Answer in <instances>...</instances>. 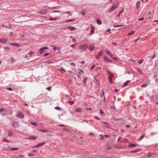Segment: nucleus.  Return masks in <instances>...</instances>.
I'll return each instance as SVG.
<instances>
[{"label":"nucleus","mask_w":158,"mask_h":158,"mask_svg":"<svg viewBox=\"0 0 158 158\" xmlns=\"http://www.w3.org/2000/svg\"><path fill=\"white\" fill-rule=\"evenodd\" d=\"M38 99L39 101L42 103L45 102L46 101L45 97L42 95L38 96Z\"/></svg>","instance_id":"obj_1"},{"label":"nucleus","mask_w":158,"mask_h":158,"mask_svg":"<svg viewBox=\"0 0 158 158\" xmlns=\"http://www.w3.org/2000/svg\"><path fill=\"white\" fill-rule=\"evenodd\" d=\"M88 47V46L87 44H83L79 46L78 48L83 51H85L87 49Z\"/></svg>","instance_id":"obj_2"},{"label":"nucleus","mask_w":158,"mask_h":158,"mask_svg":"<svg viewBox=\"0 0 158 158\" xmlns=\"http://www.w3.org/2000/svg\"><path fill=\"white\" fill-rule=\"evenodd\" d=\"M104 61L107 63H112V61L109 59L108 57L105 56H104L103 58Z\"/></svg>","instance_id":"obj_3"},{"label":"nucleus","mask_w":158,"mask_h":158,"mask_svg":"<svg viewBox=\"0 0 158 158\" xmlns=\"http://www.w3.org/2000/svg\"><path fill=\"white\" fill-rule=\"evenodd\" d=\"M103 54V51L101 50L97 55L96 56V58L97 59H100L101 56H102Z\"/></svg>","instance_id":"obj_4"},{"label":"nucleus","mask_w":158,"mask_h":158,"mask_svg":"<svg viewBox=\"0 0 158 158\" xmlns=\"http://www.w3.org/2000/svg\"><path fill=\"white\" fill-rule=\"evenodd\" d=\"M12 125L13 127H14V128H16L18 127L19 126V123L16 122H13L12 123Z\"/></svg>","instance_id":"obj_5"},{"label":"nucleus","mask_w":158,"mask_h":158,"mask_svg":"<svg viewBox=\"0 0 158 158\" xmlns=\"http://www.w3.org/2000/svg\"><path fill=\"white\" fill-rule=\"evenodd\" d=\"M45 143L44 142H43L41 143H38V144L35 145L34 146L35 148H38L41 147L44 145L45 144Z\"/></svg>","instance_id":"obj_6"},{"label":"nucleus","mask_w":158,"mask_h":158,"mask_svg":"<svg viewBox=\"0 0 158 158\" xmlns=\"http://www.w3.org/2000/svg\"><path fill=\"white\" fill-rule=\"evenodd\" d=\"M94 45L93 44H91L89 46V50L91 52L95 48Z\"/></svg>","instance_id":"obj_7"},{"label":"nucleus","mask_w":158,"mask_h":158,"mask_svg":"<svg viewBox=\"0 0 158 158\" xmlns=\"http://www.w3.org/2000/svg\"><path fill=\"white\" fill-rule=\"evenodd\" d=\"M118 6L116 5H114L113 6L110 8V10L112 12L114 11L115 9L117 8Z\"/></svg>","instance_id":"obj_8"},{"label":"nucleus","mask_w":158,"mask_h":158,"mask_svg":"<svg viewBox=\"0 0 158 158\" xmlns=\"http://www.w3.org/2000/svg\"><path fill=\"white\" fill-rule=\"evenodd\" d=\"M106 52L107 54L110 56L111 57H112L113 56V55L112 53L109 50H107L106 51Z\"/></svg>","instance_id":"obj_9"},{"label":"nucleus","mask_w":158,"mask_h":158,"mask_svg":"<svg viewBox=\"0 0 158 158\" xmlns=\"http://www.w3.org/2000/svg\"><path fill=\"white\" fill-rule=\"evenodd\" d=\"M67 29L70 30L71 31H74L77 29L75 27L71 26H69L67 27Z\"/></svg>","instance_id":"obj_10"},{"label":"nucleus","mask_w":158,"mask_h":158,"mask_svg":"<svg viewBox=\"0 0 158 158\" xmlns=\"http://www.w3.org/2000/svg\"><path fill=\"white\" fill-rule=\"evenodd\" d=\"M16 116L17 117L20 118H23L24 117V115L21 113H19L18 114H16Z\"/></svg>","instance_id":"obj_11"},{"label":"nucleus","mask_w":158,"mask_h":158,"mask_svg":"<svg viewBox=\"0 0 158 158\" xmlns=\"http://www.w3.org/2000/svg\"><path fill=\"white\" fill-rule=\"evenodd\" d=\"M75 111L79 113H81L82 111V109L81 108L77 107V108L75 110Z\"/></svg>","instance_id":"obj_12"},{"label":"nucleus","mask_w":158,"mask_h":158,"mask_svg":"<svg viewBox=\"0 0 158 158\" xmlns=\"http://www.w3.org/2000/svg\"><path fill=\"white\" fill-rule=\"evenodd\" d=\"M26 139H27L33 140H34L35 139H36L37 138L34 136H30L28 137L27 138H26Z\"/></svg>","instance_id":"obj_13"},{"label":"nucleus","mask_w":158,"mask_h":158,"mask_svg":"<svg viewBox=\"0 0 158 158\" xmlns=\"http://www.w3.org/2000/svg\"><path fill=\"white\" fill-rule=\"evenodd\" d=\"M7 40L6 39H3L2 38H0V43L3 44H6L7 42Z\"/></svg>","instance_id":"obj_14"},{"label":"nucleus","mask_w":158,"mask_h":158,"mask_svg":"<svg viewBox=\"0 0 158 158\" xmlns=\"http://www.w3.org/2000/svg\"><path fill=\"white\" fill-rule=\"evenodd\" d=\"M10 45L11 46H15L16 47H20V45L18 43H12L10 44Z\"/></svg>","instance_id":"obj_15"},{"label":"nucleus","mask_w":158,"mask_h":158,"mask_svg":"<svg viewBox=\"0 0 158 158\" xmlns=\"http://www.w3.org/2000/svg\"><path fill=\"white\" fill-rule=\"evenodd\" d=\"M38 131L42 132L47 133L48 132V131L47 130H43L42 129H39Z\"/></svg>","instance_id":"obj_16"},{"label":"nucleus","mask_w":158,"mask_h":158,"mask_svg":"<svg viewBox=\"0 0 158 158\" xmlns=\"http://www.w3.org/2000/svg\"><path fill=\"white\" fill-rule=\"evenodd\" d=\"M94 27H93L92 26L91 30L90 31V35H92L94 33Z\"/></svg>","instance_id":"obj_17"},{"label":"nucleus","mask_w":158,"mask_h":158,"mask_svg":"<svg viewBox=\"0 0 158 158\" xmlns=\"http://www.w3.org/2000/svg\"><path fill=\"white\" fill-rule=\"evenodd\" d=\"M140 149H136L134 151H132L130 152L131 154L134 153L136 152H138L140 151Z\"/></svg>","instance_id":"obj_18"},{"label":"nucleus","mask_w":158,"mask_h":158,"mask_svg":"<svg viewBox=\"0 0 158 158\" xmlns=\"http://www.w3.org/2000/svg\"><path fill=\"white\" fill-rule=\"evenodd\" d=\"M47 10H43L41 11H40V14H45L47 13Z\"/></svg>","instance_id":"obj_19"},{"label":"nucleus","mask_w":158,"mask_h":158,"mask_svg":"<svg viewBox=\"0 0 158 158\" xmlns=\"http://www.w3.org/2000/svg\"><path fill=\"white\" fill-rule=\"evenodd\" d=\"M97 23L99 25H100L102 24V22L101 20L99 19H97L96 20Z\"/></svg>","instance_id":"obj_20"},{"label":"nucleus","mask_w":158,"mask_h":158,"mask_svg":"<svg viewBox=\"0 0 158 158\" xmlns=\"http://www.w3.org/2000/svg\"><path fill=\"white\" fill-rule=\"evenodd\" d=\"M128 84V80L126 81L123 85V87H124L127 86Z\"/></svg>","instance_id":"obj_21"},{"label":"nucleus","mask_w":158,"mask_h":158,"mask_svg":"<svg viewBox=\"0 0 158 158\" xmlns=\"http://www.w3.org/2000/svg\"><path fill=\"white\" fill-rule=\"evenodd\" d=\"M13 134V132L12 131H10L8 132V136L9 137H11Z\"/></svg>","instance_id":"obj_22"},{"label":"nucleus","mask_w":158,"mask_h":158,"mask_svg":"<svg viewBox=\"0 0 158 158\" xmlns=\"http://www.w3.org/2000/svg\"><path fill=\"white\" fill-rule=\"evenodd\" d=\"M19 149V148H10V150L11 151H16L18 150Z\"/></svg>","instance_id":"obj_23"},{"label":"nucleus","mask_w":158,"mask_h":158,"mask_svg":"<svg viewBox=\"0 0 158 158\" xmlns=\"http://www.w3.org/2000/svg\"><path fill=\"white\" fill-rule=\"evenodd\" d=\"M114 76V74L112 73H110V75L109 76V79H110L111 78L112 79V77Z\"/></svg>","instance_id":"obj_24"},{"label":"nucleus","mask_w":158,"mask_h":158,"mask_svg":"<svg viewBox=\"0 0 158 158\" xmlns=\"http://www.w3.org/2000/svg\"><path fill=\"white\" fill-rule=\"evenodd\" d=\"M55 109L57 110H59V111H61L62 110V109L60 108V107L58 106H56L55 107Z\"/></svg>","instance_id":"obj_25"},{"label":"nucleus","mask_w":158,"mask_h":158,"mask_svg":"<svg viewBox=\"0 0 158 158\" xmlns=\"http://www.w3.org/2000/svg\"><path fill=\"white\" fill-rule=\"evenodd\" d=\"M30 123L34 126H37V124L36 122H30Z\"/></svg>","instance_id":"obj_26"},{"label":"nucleus","mask_w":158,"mask_h":158,"mask_svg":"<svg viewBox=\"0 0 158 158\" xmlns=\"http://www.w3.org/2000/svg\"><path fill=\"white\" fill-rule=\"evenodd\" d=\"M57 19V18H49V20L50 21H54Z\"/></svg>","instance_id":"obj_27"},{"label":"nucleus","mask_w":158,"mask_h":158,"mask_svg":"<svg viewBox=\"0 0 158 158\" xmlns=\"http://www.w3.org/2000/svg\"><path fill=\"white\" fill-rule=\"evenodd\" d=\"M75 20V19H72L67 20H66L65 21V22H72V21H74Z\"/></svg>","instance_id":"obj_28"},{"label":"nucleus","mask_w":158,"mask_h":158,"mask_svg":"<svg viewBox=\"0 0 158 158\" xmlns=\"http://www.w3.org/2000/svg\"><path fill=\"white\" fill-rule=\"evenodd\" d=\"M68 103H69L70 105H72L74 103V102L73 101H69Z\"/></svg>","instance_id":"obj_29"},{"label":"nucleus","mask_w":158,"mask_h":158,"mask_svg":"<svg viewBox=\"0 0 158 158\" xmlns=\"http://www.w3.org/2000/svg\"><path fill=\"white\" fill-rule=\"evenodd\" d=\"M99 114H100L101 115H103L104 114V112L103 110H100V112Z\"/></svg>","instance_id":"obj_30"},{"label":"nucleus","mask_w":158,"mask_h":158,"mask_svg":"<svg viewBox=\"0 0 158 158\" xmlns=\"http://www.w3.org/2000/svg\"><path fill=\"white\" fill-rule=\"evenodd\" d=\"M147 13V12H145L144 13V15H146L147 17H148V15H150L151 14V12H148V15H146V14Z\"/></svg>","instance_id":"obj_31"},{"label":"nucleus","mask_w":158,"mask_h":158,"mask_svg":"<svg viewBox=\"0 0 158 158\" xmlns=\"http://www.w3.org/2000/svg\"><path fill=\"white\" fill-rule=\"evenodd\" d=\"M105 127H106V128H110V127L109 125L107 123L106 124V125H104Z\"/></svg>","instance_id":"obj_32"},{"label":"nucleus","mask_w":158,"mask_h":158,"mask_svg":"<svg viewBox=\"0 0 158 158\" xmlns=\"http://www.w3.org/2000/svg\"><path fill=\"white\" fill-rule=\"evenodd\" d=\"M69 64L70 65L74 67L76 66V64L74 62H71Z\"/></svg>","instance_id":"obj_33"},{"label":"nucleus","mask_w":158,"mask_h":158,"mask_svg":"<svg viewBox=\"0 0 158 158\" xmlns=\"http://www.w3.org/2000/svg\"><path fill=\"white\" fill-rule=\"evenodd\" d=\"M3 142H6L7 143H9L10 141L9 140H7L6 139H5L2 140Z\"/></svg>","instance_id":"obj_34"},{"label":"nucleus","mask_w":158,"mask_h":158,"mask_svg":"<svg viewBox=\"0 0 158 158\" xmlns=\"http://www.w3.org/2000/svg\"><path fill=\"white\" fill-rule=\"evenodd\" d=\"M137 71L140 73L142 74V70L140 69H137Z\"/></svg>","instance_id":"obj_35"},{"label":"nucleus","mask_w":158,"mask_h":158,"mask_svg":"<svg viewBox=\"0 0 158 158\" xmlns=\"http://www.w3.org/2000/svg\"><path fill=\"white\" fill-rule=\"evenodd\" d=\"M48 49V47H45V46L43 47H42V48H41V50H44V49Z\"/></svg>","instance_id":"obj_36"},{"label":"nucleus","mask_w":158,"mask_h":158,"mask_svg":"<svg viewBox=\"0 0 158 158\" xmlns=\"http://www.w3.org/2000/svg\"><path fill=\"white\" fill-rule=\"evenodd\" d=\"M137 146L136 144H130V145H129V147H135Z\"/></svg>","instance_id":"obj_37"},{"label":"nucleus","mask_w":158,"mask_h":158,"mask_svg":"<svg viewBox=\"0 0 158 158\" xmlns=\"http://www.w3.org/2000/svg\"><path fill=\"white\" fill-rule=\"evenodd\" d=\"M40 54H42L43 52L44 51V50H41V48L40 50Z\"/></svg>","instance_id":"obj_38"},{"label":"nucleus","mask_w":158,"mask_h":158,"mask_svg":"<svg viewBox=\"0 0 158 158\" xmlns=\"http://www.w3.org/2000/svg\"><path fill=\"white\" fill-rule=\"evenodd\" d=\"M78 73L79 74H77V77L80 78H81V73L80 72H78Z\"/></svg>","instance_id":"obj_39"},{"label":"nucleus","mask_w":158,"mask_h":158,"mask_svg":"<svg viewBox=\"0 0 158 158\" xmlns=\"http://www.w3.org/2000/svg\"><path fill=\"white\" fill-rule=\"evenodd\" d=\"M35 155L33 154L31 152L30 153H29L28 154V156H34Z\"/></svg>","instance_id":"obj_40"},{"label":"nucleus","mask_w":158,"mask_h":158,"mask_svg":"<svg viewBox=\"0 0 158 158\" xmlns=\"http://www.w3.org/2000/svg\"><path fill=\"white\" fill-rule=\"evenodd\" d=\"M122 26L123 25H114V27H119Z\"/></svg>","instance_id":"obj_41"},{"label":"nucleus","mask_w":158,"mask_h":158,"mask_svg":"<svg viewBox=\"0 0 158 158\" xmlns=\"http://www.w3.org/2000/svg\"><path fill=\"white\" fill-rule=\"evenodd\" d=\"M87 78H85L84 79L83 83L85 85L86 84V81H87Z\"/></svg>","instance_id":"obj_42"},{"label":"nucleus","mask_w":158,"mask_h":158,"mask_svg":"<svg viewBox=\"0 0 158 158\" xmlns=\"http://www.w3.org/2000/svg\"><path fill=\"white\" fill-rule=\"evenodd\" d=\"M52 87L51 86L48 87L46 88L47 89L48 91H50Z\"/></svg>","instance_id":"obj_43"},{"label":"nucleus","mask_w":158,"mask_h":158,"mask_svg":"<svg viewBox=\"0 0 158 158\" xmlns=\"http://www.w3.org/2000/svg\"><path fill=\"white\" fill-rule=\"evenodd\" d=\"M52 47L53 48V49L54 50H56L57 49V47L55 45H53L52 46Z\"/></svg>","instance_id":"obj_44"},{"label":"nucleus","mask_w":158,"mask_h":158,"mask_svg":"<svg viewBox=\"0 0 158 158\" xmlns=\"http://www.w3.org/2000/svg\"><path fill=\"white\" fill-rule=\"evenodd\" d=\"M57 7V6H56V7H53L49 8V9H50L51 10H53V9H55V8H56Z\"/></svg>","instance_id":"obj_45"},{"label":"nucleus","mask_w":158,"mask_h":158,"mask_svg":"<svg viewBox=\"0 0 158 158\" xmlns=\"http://www.w3.org/2000/svg\"><path fill=\"white\" fill-rule=\"evenodd\" d=\"M7 90L12 91L13 90V89L12 88H8L6 89Z\"/></svg>","instance_id":"obj_46"},{"label":"nucleus","mask_w":158,"mask_h":158,"mask_svg":"<svg viewBox=\"0 0 158 158\" xmlns=\"http://www.w3.org/2000/svg\"><path fill=\"white\" fill-rule=\"evenodd\" d=\"M81 14L83 15V16H85V14H86V12H84L83 11H81Z\"/></svg>","instance_id":"obj_47"},{"label":"nucleus","mask_w":158,"mask_h":158,"mask_svg":"<svg viewBox=\"0 0 158 158\" xmlns=\"http://www.w3.org/2000/svg\"><path fill=\"white\" fill-rule=\"evenodd\" d=\"M85 109L87 111L91 110V109L90 108H86Z\"/></svg>","instance_id":"obj_48"},{"label":"nucleus","mask_w":158,"mask_h":158,"mask_svg":"<svg viewBox=\"0 0 158 158\" xmlns=\"http://www.w3.org/2000/svg\"><path fill=\"white\" fill-rule=\"evenodd\" d=\"M135 33V31H132L131 32L129 33V35L133 34Z\"/></svg>","instance_id":"obj_49"},{"label":"nucleus","mask_w":158,"mask_h":158,"mask_svg":"<svg viewBox=\"0 0 158 158\" xmlns=\"http://www.w3.org/2000/svg\"><path fill=\"white\" fill-rule=\"evenodd\" d=\"M57 12L60 13V11H52L51 12L52 13H57Z\"/></svg>","instance_id":"obj_50"},{"label":"nucleus","mask_w":158,"mask_h":158,"mask_svg":"<svg viewBox=\"0 0 158 158\" xmlns=\"http://www.w3.org/2000/svg\"><path fill=\"white\" fill-rule=\"evenodd\" d=\"M57 126L58 127H64V125L63 124H60L58 125H57Z\"/></svg>","instance_id":"obj_51"},{"label":"nucleus","mask_w":158,"mask_h":158,"mask_svg":"<svg viewBox=\"0 0 158 158\" xmlns=\"http://www.w3.org/2000/svg\"><path fill=\"white\" fill-rule=\"evenodd\" d=\"M49 54V53L48 52V53H45L44 54V55L45 56H47Z\"/></svg>","instance_id":"obj_52"},{"label":"nucleus","mask_w":158,"mask_h":158,"mask_svg":"<svg viewBox=\"0 0 158 158\" xmlns=\"http://www.w3.org/2000/svg\"><path fill=\"white\" fill-rule=\"evenodd\" d=\"M147 86V85L146 84H144L142 85L141 87H142L143 88Z\"/></svg>","instance_id":"obj_53"},{"label":"nucleus","mask_w":158,"mask_h":158,"mask_svg":"<svg viewBox=\"0 0 158 158\" xmlns=\"http://www.w3.org/2000/svg\"><path fill=\"white\" fill-rule=\"evenodd\" d=\"M99 136L101 137H102L101 138V139H103V136L102 135V134L100 135Z\"/></svg>","instance_id":"obj_54"},{"label":"nucleus","mask_w":158,"mask_h":158,"mask_svg":"<svg viewBox=\"0 0 158 158\" xmlns=\"http://www.w3.org/2000/svg\"><path fill=\"white\" fill-rule=\"evenodd\" d=\"M94 118L97 119V120H100L99 118L97 116H94Z\"/></svg>","instance_id":"obj_55"},{"label":"nucleus","mask_w":158,"mask_h":158,"mask_svg":"<svg viewBox=\"0 0 158 158\" xmlns=\"http://www.w3.org/2000/svg\"><path fill=\"white\" fill-rule=\"evenodd\" d=\"M95 68V66L94 65H92L90 68V69L92 70L94 69Z\"/></svg>","instance_id":"obj_56"},{"label":"nucleus","mask_w":158,"mask_h":158,"mask_svg":"<svg viewBox=\"0 0 158 158\" xmlns=\"http://www.w3.org/2000/svg\"><path fill=\"white\" fill-rule=\"evenodd\" d=\"M104 136L106 137V138H109L110 137V135H104Z\"/></svg>","instance_id":"obj_57"},{"label":"nucleus","mask_w":158,"mask_h":158,"mask_svg":"<svg viewBox=\"0 0 158 158\" xmlns=\"http://www.w3.org/2000/svg\"><path fill=\"white\" fill-rule=\"evenodd\" d=\"M115 108V107L114 106H111L110 109H114Z\"/></svg>","instance_id":"obj_58"},{"label":"nucleus","mask_w":158,"mask_h":158,"mask_svg":"<svg viewBox=\"0 0 158 158\" xmlns=\"http://www.w3.org/2000/svg\"><path fill=\"white\" fill-rule=\"evenodd\" d=\"M143 60H141V61H139L138 62V63L139 64H141L143 62Z\"/></svg>","instance_id":"obj_59"},{"label":"nucleus","mask_w":158,"mask_h":158,"mask_svg":"<svg viewBox=\"0 0 158 158\" xmlns=\"http://www.w3.org/2000/svg\"><path fill=\"white\" fill-rule=\"evenodd\" d=\"M112 58L113 59H114V60H117V58L116 57H113V56L112 57Z\"/></svg>","instance_id":"obj_60"},{"label":"nucleus","mask_w":158,"mask_h":158,"mask_svg":"<svg viewBox=\"0 0 158 158\" xmlns=\"http://www.w3.org/2000/svg\"><path fill=\"white\" fill-rule=\"evenodd\" d=\"M36 152H37V151L35 150L32 151L31 152H32V153H36Z\"/></svg>","instance_id":"obj_61"},{"label":"nucleus","mask_w":158,"mask_h":158,"mask_svg":"<svg viewBox=\"0 0 158 158\" xmlns=\"http://www.w3.org/2000/svg\"><path fill=\"white\" fill-rule=\"evenodd\" d=\"M60 50V47H58L57 48L56 50H57L58 51H59Z\"/></svg>","instance_id":"obj_62"},{"label":"nucleus","mask_w":158,"mask_h":158,"mask_svg":"<svg viewBox=\"0 0 158 158\" xmlns=\"http://www.w3.org/2000/svg\"><path fill=\"white\" fill-rule=\"evenodd\" d=\"M5 49H7V50H10L9 48L8 47H5Z\"/></svg>","instance_id":"obj_63"},{"label":"nucleus","mask_w":158,"mask_h":158,"mask_svg":"<svg viewBox=\"0 0 158 158\" xmlns=\"http://www.w3.org/2000/svg\"><path fill=\"white\" fill-rule=\"evenodd\" d=\"M64 96H66L67 97H68V98L69 97H70V96L69 95H67L66 94H64Z\"/></svg>","instance_id":"obj_64"}]
</instances>
